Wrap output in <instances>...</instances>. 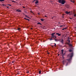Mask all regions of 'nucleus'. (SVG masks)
Here are the masks:
<instances>
[{"mask_svg": "<svg viewBox=\"0 0 76 76\" xmlns=\"http://www.w3.org/2000/svg\"><path fill=\"white\" fill-rule=\"evenodd\" d=\"M24 19H28L26 18H25Z\"/></svg>", "mask_w": 76, "mask_h": 76, "instance_id": "a19ab883", "label": "nucleus"}, {"mask_svg": "<svg viewBox=\"0 0 76 76\" xmlns=\"http://www.w3.org/2000/svg\"><path fill=\"white\" fill-rule=\"evenodd\" d=\"M68 41L69 42H70V41L69 40H68Z\"/></svg>", "mask_w": 76, "mask_h": 76, "instance_id": "473e14b6", "label": "nucleus"}, {"mask_svg": "<svg viewBox=\"0 0 76 76\" xmlns=\"http://www.w3.org/2000/svg\"><path fill=\"white\" fill-rule=\"evenodd\" d=\"M40 19H43L41 18Z\"/></svg>", "mask_w": 76, "mask_h": 76, "instance_id": "de8ad7c7", "label": "nucleus"}, {"mask_svg": "<svg viewBox=\"0 0 76 76\" xmlns=\"http://www.w3.org/2000/svg\"><path fill=\"white\" fill-rule=\"evenodd\" d=\"M56 34L58 35V36H60L61 35V34L59 33H56Z\"/></svg>", "mask_w": 76, "mask_h": 76, "instance_id": "1a4fd4ad", "label": "nucleus"}, {"mask_svg": "<svg viewBox=\"0 0 76 76\" xmlns=\"http://www.w3.org/2000/svg\"><path fill=\"white\" fill-rule=\"evenodd\" d=\"M27 20H28V21H29V20H30L29 19H27Z\"/></svg>", "mask_w": 76, "mask_h": 76, "instance_id": "c9c22d12", "label": "nucleus"}, {"mask_svg": "<svg viewBox=\"0 0 76 76\" xmlns=\"http://www.w3.org/2000/svg\"><path fill=\"white\" fill-rule=\"evenodd\" d=\"M36 1H37V0H35Z\"/></svg>", "mask_w": 76, "mask_h": 76, "instance_id": "8fccbe9b", "label": "nucleus"}, {"mask_svg": "<svg viewBox=\"0 0 76 76\" xmlns=\"http://www.w3.org/2000/svg\"><path fill=\"white\" fill-rule=\"evenodd\" d=\"M61 52H62V54L63 56H64V54H65V53L64 54H63V52L64 51V50H61Z\"/></svg>", "mask_w": 76, "mask_h": 76, "instance_id": "0eeeda50", "label": "nucleus"}, {"mask_svg": "<svg viewBox=\"0 0 76 76\" xmlns=\"http://www.w3.org/2000/svg\"><path fill=\"white\" fill-rule=\"evenodd\" d=\"M62 16H64V14H63V15H62Z\"/></svg>", "mask_w": 76, "mask_h": 76, "instance_id": "ea45409f", "label": "nucleus"}, {"mask_svg": "<svg viewBox=\"0 0 76 76\" xmlns=\"http://www.w3.org/2000/svg\"><path fill=\"white\" fill-rule=\"evenodd\" d=\"M50 41H51V40H53V38L52 37H51L50 39Z\"/></svg>", "mask_w": 76, "mask_h": 76, "instance_id": "aec40b11", "label": "nucleus"}, {"mask_svg": "<svg viewBox=\"0 0 76 76\" xmlns=\"http://www.w3.org/2000/svg\"><path fill=\"white\" fill-rule=\"evenodd\" d=\"M58 23H59V22Z\"/></svg>", "mask_w": 76, "mask_h": 76, "instance_id": "603ef678", "label": "nucleus"}, {"mask_svg": "<svg viewBox=\"0 0 76 76\" xmlns=\"http://www.w3.org/2000/svg\"><path fill=\"white\" fill-rule=\"evenodd\" d=\"M68 44L69 45V46H70V47H72V44H70L69 43H68Z\"/></svg>", "mask_w": 76, "mask_h": 76, "instance_id": "9b49d317", "label": "nucleus"}, {"mask_svg": "<svg viewBox=\"0 0 76 76\" xmlns=\"http://www.w3.org/2000/svg\"><path fill=\"white\" fill-rule=\"evenodd\" d=\"M54 17H53V19H54Z\"/></svg>", "mask_w": 76, "mask_h": 76, "instance_id": "49530a36", "label": "nucleus"}, {"mask_svg": "<svg viewBox=\"0 0 76 76\" xmlns=\"http://www.w3.org/2000/svg\"><path fill=\"white\" fill-rule=\"evenodd\" d=\"M16 11H17V12H21V10H19V9H17L16 10Z\"/></svg>", "mask_w": 76, "mask_h": 76, "instance_id": "6e6552de", "label": "nucleus"}, {"mask_svg": "<svg viewBox=\"0 0 76 76\" xmlns=\"http://www.w3.org/2000/svg\"><path fill=\"white\" fill-rule=\"evenodd\" d=\"M73 53H71L69 54L68 55V57H70L71 58V57H73Z\"/></svg>", "mask_w": 76, "mask_h": 76, "instance_id": "7ed1b4c3", "label": "nucleus"}, {"mask_svg": "<svg viewBox=\"0 0 76 76\" xmlns=\"http://www.w3.org/2000/svg\"><path fill=\"white\" fill-rule=\"evenodd\" d=\"M7 8H9V7H7Z\"/></svg>", "mask_w": 76, "mask_h": 76, "instance_id": "79ce46f5", "label": "nucleus"}, {"mask_svg": "<svg viewBox=\"0 0 76 76\" xmlns=\"http://www.w3.org/2000/svg\"><path fill=\"white\" fill-rule=\"evenodd\" d=\"M62 18H64V16L63 15L62 16Z\"/></svg>", "mask_w": 76, "mask_h": 76, "instance_id": "f704fd0d", "label": "nucleus"}, {"mask_svg": "<svg viewBox=\"0 0 76 76\" xmlns=\"http://www.w3.org/2000/svg\"><path fill=\"white\" fill-rule=\"evenodd\" d=\"M48 54H49V53H48Z\"/></svg>", "mask_w": 76, "mask_h": 76, "instance_id": "09e8293b", "label": "nucleus"}, {"mask_svg": "<svg viewBox=\"0 0 76 76\" xmlns=\"http://www.w3.org/2000/svg\"><path fill=\"white\" fill-rule=\"evenodd\" d=\"M59 54H58V56H59Z\"/></svg>", "mask_w": 76, "mask_h": 76, "instance_id": "3c124183", "label": "nucleus"}, {"mask_svg": "<svg viewBox=\"0 0 76 76\" xmlns=\"http://www.w3.org/2000/svg\"><path fill=\"white\" fill-rule=\"evenodd\" d=\"M72 14H73L74 15V18H75V17H76V12H75L73 11V12H72Z\"/></svg>", "mask_w": 76, "mask_h": 76, "instance_id": "20e7f679", "label": "nucleus"}, {"mask_svg": "<svg viewBox=\"0 0 76 76\" xmlns=\"http://www.w3.org/2000/svg\"><path fill=\"white\" fill-rule=\"evenodd\" d=\"M31 13H33V15H34V13H33V12H32V11H31Z\"/></svg>", "mask_w": 76, "mask_h": 76, "instance_id": "412c9836", "label": "nucleus"}, {"mask_svg": "<svg viewBox=\"0 0 76 76\" xmlns=\"http://www.w3.org/2000/svg\"><path fill=\"white\" fill-rule=\"evenodd\" d=\"M35 1H36L35 0H34L33 1H32V3H34V2H35Z\"/></svg>", "mask_w": 76, "mask_h": 76, "instance_id": "a878e982", "label": "nucleus"}, {"mask_svg": "<svg viewBox=\"0 0 76 76\" xmlns=\"http://www.w3.org/2000/svg\"><path fill=\"white\" fill-rule=\"evenodd\" d=\"M38 1L37 0L35 2V4H38Z\"/></svg>", "mask_w": 76, "mask_h": 76, "instance_id": "f8f14e48", "label": "nucleus"}, {"mask_svg": "<svg viewBox=\"0 0 76 76\" xmlns=\"http://www.w3.org/2000/svg\"><path fill=\"white\" fill-rule=\"evenodd\" d=\"M63 64H65V63H66V61L65 60H64L63 61Z\"/></svg>", "mask_w": 76, "mask_h": 76, "instance_id": "423d86ee", "label": "nucleus"}, {"mask_svg": "<svg viewBox=\"0 0 76 76\" xmlns=\"http://www.w3.org/2000/svg\"><path fill=\"white\" fill-rule=\"evenodd\" d=\"M25 16L26 18H29L30 19H31V18H29V17H28V16H27L26 15H25Z\"/></svg>", "mask_w": 76, "mask_h": 76, "instance_id": "4468645a", "label": "nucleus"}, {"mask_svg": "<svg viewBox=\"0 0 76 76\" xmlns=\"http://www.w3.org/2000/svg\"><path fill=\"white\" fill-rule=\"evenodd\" d=\"M58 2L59 3H61L62 4H64L66 3V1L64 0H58Z\"/></svg>", "mask_w": 76, "mask_h": 76, "instance_id": "f257e3e1", "label": "nucleus"}, {"mask_svg": "<svg viewBox=\"0 0 76 76\" xmlns=\"http://www.w3.org/2000/svg\"><path fill=\"white\" fill-rule=\"evenodd\" d=\"M63 26H63V25H61V26H59L60 27H63Z\"/></svg>", "mask_w": 76, "mask_h": 76, "instance_id": "4be33fe9", "label": "nucleus"}, {"mask_svg": "<svg viewBox=\"0 0 76 76\" xmlns=\"http://www.w3.org/2000/svg\"><path fill=\"white\" fill-rule=\"evenodd\" d=\"M2 6H6V5L3 4H2Z\"/></svg>", "mask_w": 76, "mask_h": 76, "instance_id": "6ab92c4d", "label": "nucleus"}, {"mask_svg": "<svg viewBox=\"0 0 76 76\" xmlns=\"http://www.w3.org/2000/svg\"><path fill=\"white\" fill-rule=\"evenodd\" d=\"M70 12H68V11H66L65 12V13L66 14H69V13H70Z\"/></svg>", "mask_w": 76, "mask_h": 76, "instance_id": "9d476101", "label": "nucleus"}, {"mask_svg": "<svg viewBox=\"0 0 76 76\" xmlns=\"http://www.w3.org/2000/svg\"><path fill=\"white\" fill-rule=\"evenodd\" d=\"M23 8H25V7H23Z\"/></svg>", "mask_w": 76, "mask_h": 76, "instance_id": "58836bf2", "label": "nucleus"}, {"mask_svg": "<svg viewBox=\"0 0 76 76\" xmlns=\"http://www.w3.org/2000/svg\"><path fill=\"white\" fill-rule=\"evenodd\" d=\"M12 2H13L14 3H16V1H12Z\"/></svg>", "mask_w": 76, "mask_h": 76, "instance_id": "b1692460", "label": "nucleus"}, {"mask_svg": "<svg viewBox=\"0 0 76 76\" xmlns=\"http://www.w3.org/2000/svg\"><path fill=\"white\" fill-rule=\"evenodd\" d=\"M71 60V58H70L68 59H66V60H67V61H70Z\"/></svg>", "mask_w": 76, "mask_h": 76, "instance_id": "ddd939ff", "label": "nucleus"}, {"mask_svg": "<svg viewBox=\"0 0 76 76\" xmlns=\"http://www.w3.org/2000/svg\"><path fill=\"white\" fill-rule=\"evenodd\" d=\"M20 28H18V30L19 31V30H20Z\"/></svg>", "mask_w": 76, "mask_h": 76, "instance_id": "393cba45", "label": "nucleus"}, {"mask_svg": "<svg viewBox=\"0 0 76 76\" xmlns=\"http://www.w3.org/2000/svg\"><path fill=\"white\" fill-rule=\"evenodd\" d=\"M55 47H56V44L55 43L54 45Z\"/></svg>", "mask_w": 76, "mask_h": 76, "instance_id": "cd10ccee", "label": "nucleus"}, {"mask_svg": "<svg viewBox=\"0 0 76 76\" xmlns=\"http://www.w3.org/2000/svg\"><path fill=\"white\" fill-rule=\"evenodd\" d=\"M9 6H11V5H10V4H9Z\"/></svg>", "mask_w": 76, "mask_h": 76, "instance_id": "4c0bfd02", "label": "nucleus"}, {"mask_svg": "<svg viewBox=\"0 0 76 76\" xmlns=\"http://www.w3.org/2000/svg\"><path fill=\"white\" fill-rule=\"evenodd\" d=\"M45 17H47V16L46 15H45Z\"/></svg>", "mask_w": 76, "mask_h": 76, "instance_id": "e433bc0d", "label": "nucleus"}, {"mask_svg": "<svg viewBox=\"0 0 76 76\" xmlns=\"http://www.w3.org/2000/svg\"><path fill=\"white\" fill-rule=\"evenodd\" d=\"M71 2H73V3H75V1H74L73 0H71Z\"/></svg>", "mask_w": 76, "mask_h": 76, "instance_id": "dca6fc26", "label": "nucleus"}, {"mask_svg": "<svg viewBox=\"0 0 76 76\" xmlns=\"http://www.w3.org/2000/svg\"><path fill=\"white\" fill-rule=\"evenodd\" d=\"M55 34H56V33H53L51 34L52 36L51 37L54 39H56V36L54 35Z\"/></svg>", "mask_w": 76, "mask_h": 76, "instance_id": "f03ea898", "label": "nucleus"}, {"mask_svg": "<svg viewBox=\"0 0 76 76\" xmlns=\"http://www.w3.org/2000/svg\"><path fill=\"white\" fill-rule=\"evenodd\" d=\"M39 74H41V71H39Z\"/></svg>", "mask_w": 76, "mask_h": 76, "instance_id": "f3484780", "label": "nucleus"}, {"mask_svg": "<svg viewBox=\"0 0 76 76\" xmlns=\"http://www.w3.org/2000/svg\"><path fill=\"white\" fill-rule=\"evenodd\" d=\"M41 21H44V19H41Z\"/></svg>", "mask_w": 76, "mask_h": 76, "instance_id": "c756f323", "label": "nucleus"}, {"mask_svg": "<svg viewBox=\"0 0 76 76\" xmlns=\"http://www.w3.org/2000/svg\"><path fill=\"white\" fill-rule=\"evenodd\" d=\"M38 15H39V13H38Z\"/></svg>", "mask_w": 76, "mask_h": 76, "instance_id": "c03bdc74", "label": "nucleus"}, {"mask_svg": "<svg viewBox=\"0 0 76 76\" xmlns=\"http://www.w3.org/2000/svg\"><path fill=\"white\" fill-rule=\"evenodd\" d=\"M31 29H32V28H31Z\"/></svg>", "mask_w": 76, "mask_h": 76, "instance_id": "a18cd8bd", "label": "nucleus"}, {"mask_svg": "<svg viewBox=\"0 0 76 76\" xmlns=\"http://www.w3.org/2000/svg\"><path fill=\"white\" fill-rule=\"evenodd\" d=\"M15 62V61H12V63H14V62Z\"/></svg>", "mask_w": 76, "mask_h": 76, "instance_id": "72a5a7b5", "label": "nucleus"}, {"mask_svg": "<svg viewBox=\"0 0 76 76\" xmlns=\"http://www.w3.org/2000/svg\"><path fill=\"white\" fill-rule=\"evenodd\" d=\"M55 41H57V39H55Z\"/></svg>", "mask_w": 76, "mask_h": 76, "instance_id": "bb28decb", "label": "nucleus"}, {"mask_svg": "<svg viewBox=\"0 0 76 76\" xmlns=\"http://www.w3.org/2000/svg\"><path fill=\"white\" fill-rule=\"evenodd\" d=\"M68 65V62H67V63H66V66H67Z\"/></svg>", "mask_w": 76, "mask_h": 76, "instance_id": "7c9ffc66", "label": "nucleus"}, {"mask_svg": "<svg viewBox=\"0 0 76 76\" xmlns=\"http://www.w3.org/2000/svg\"><path fill=\"white\" fill-rule=\"evenodd\" d=\"M7 6H9V4H8V5H7Z\"/></svg>", "mask_w": 76, "mask_h": 76, "instance_id": "37998d69", "label": "nucleus"}, {"mask_svg": "<svg viewBox=\"0 0 76 76\" xmlns=\"http://www.w3.org/2000/svg\"><path fill=\"white\" fill-rule=\"evenodd\" d=\"M66 29V28H63L62 30H64V29Z\"/></svg>", "mask_w": 76, "mask_h": 76, "instance_id": "2f4dec72", "label": "nucleus"}, {"mask_svg": "<svg viewBox=\"0 0 76 76\" xmlns=\"http://www.w3.org/2000/svg\"><path fill=\"white\" fill-rule=\"evenodd\" d=\"M4 1V0H0V1Z\"/></svg>", "mask_w": 76, "mask_h": 76, "instance_id": "5701e85b", "label": "nucleus"}, {"mask_svg": "<svg viewBox=\"0 0 76 76\" xmlns=\"http://www.w3.org/2000/svg\"><path fill=\"white\" fill-rule=\"evenodd\" d=\"M26 72L27 73H29V71H27Z\"/></svg>", "mask_w": 76, "mask_h": 76, "instance_id": "c85d7f7f", "label": "nucleus"}, {"mask_svg": "<svg viewBox=\"0 0 76 76\" xmlns=\"http://www.w3.org/2000/svg\"><path fill=\"white\" fill-rule=\"evenodd\" d=\"M37 25H42V24L41 23L39 22L37 23Z\"/></svg>", "mask_w": 76, "mask_h": 76, "instance_id": "2eb2a0df", "label": "nucleus"}, {"mask_svg": "<svg viewBox=\"0 0 76 76\" xmlns=\"http://www.w3.org/2000/svg\"><path fill=\"white\" fill-rule=\"evenodd\" d=\"M59 41L60 42H61V43H62V44H63L64 43L63 39H60Z\"/></svg>", "mask_w": 76, "mask_h": 76, "instance_id": "39448f33", "label": "nucleus"}, {"mask_svg": "<svg viewBox=\"0 0 76 76\" xmlns=\"http://www.w3.org/2000/svg\"><path fill=\"white\" fill-rule=\"evenodd\" d=\"M69 52H72V49H70L69 50Z\"/></svg>", "mask_w": 76, "mask_h": 76, "instance_id": "a211bd4d", "label": "nucleus"}]
</instances>
